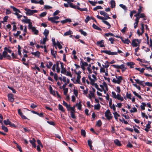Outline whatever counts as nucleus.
Segmentation results:
<instances>
[{"label":"nucleus","instance_id":"nucleus-60","mask_svg":"<svg viewBox=\"0 0 152 152\" xmlns=\"http://www.w3.org/2000/svg\"><path fill=\"white\" fill-rule=\"evenodd\" d=\"M151 122L150 121H148V123L147 124L146 127L148 129H150L151 127Z\"/></svg>","mask_w":152,"mask_h":152},{"label":"nucleus","instance_id":"nucleus-6","mask_svg":"<svg viewBox=\"0 0 152 152\" xmlns=\"http://www.w3.org/2000/svg\"><path fill=\"white\" fill-rule=\"evenodd\" d=\"M8 100L9 101L12 102L14 101V99L13 98L14 95L11 93L7 95Z\"/></svg>","mask_w":152,"mask_h":152},{"label":"nucleus","instance_id":"nucleus-39","mask_svg":"<svg viewBox=\"0 0 152 152\" xmlns=\"http://www.w3.org/2000/svg\"><path fill=\"white\" fill-rule=\"evenodd\" d=\"M102 122L100 120H99L96 123V125L99 127H100L102 125Z\"/></svg>","mask_w":152,"mask_h":152},{"label":"nucleus","instance_id":"nucleus-18","mask_svg":"<svg viewBox=\"0 0 152 152\" xmlns=\"http://www.w3.org/2000/svg\"><path fill=\"white\" fill-rule=\"evenodd\" d=\"M56 70H57V72L58 73H59L60 72V68L59 66V61H57L56 62Z\"/></svg>","mask_w":152,"mask_h":152},{"label":"nucleus","instance_id":"nucleus-29","mask_svg":"<svg viewBox=\"0 0 152 152\" xmlns=\"http://www.w3.org/2000/svg\"><path fill=\"white\" fill-rule=\"evenodd\" d=\"M111 7L112 8L115 7V3L114 0H112L110 2Z\"/></svg>","mask_w":152,"mask_h":152},{"label":"nucleus","instance_id":"nucleus-47","mask_svg":"<svg viewBox=\"0 0 152 152\" xmlns=\"http://www.w3.org/2000/svg\"><path fill=\"white\" fill-rule=\"evenodd\" d=\"M103 8L100 6H98L93 9V10L94 11L98 9H102Z\"/></svg>","mask_w":152,"mask_h":152},{"label":"nucleus","instance_id":"nucleus-31","mask_svg":"<svg viewBox=\"0 0 152 152\" xmlns=\"http://www.w3.org/2000/svg\"><path fill=\"white\" fill-rule=\"evenodd\" d=\"M92 142L91 140H88V144L89 146L90 147V149L91 150H92Z\"/></svg>","mask_w":152,"mask_h":152},{"label":"nucleus","instance_id":"nucleus-12","mask_svg":"<svg viewBox=\"0 0 152 152\" xmlns=\"http://www.w3.org/2000/svg\"><path fill=\"white\" fill-rule=\"evenodd\" d=\"M124 98L126 100V98L129 99H132V94H129L128 92L126 93V95L125 96H124Z\"/></svg>","mask_w":152,"mask_h":152},{"label":"nucleus","instance_id":"nucleus-11","mask_svg":"<svg viewBox=\"0 0 152 152\" xmlns=\"http://www.w3.org/2000/svg\"><path fill=\"white\" fill-rule=\"evenodd\" d=\"M29 142L31 144L34 148H36V147L37 146L35 144L36 141L34 138H33L32 140H29Z\"/></svg>","mask_w":152,"mask_h":152},{"label":"nucleus","instance_id":"nucleus-40","mask_svg":"<svg viewBox=\"0 0 152 152\" xmlns=\"http://www.w3.org/2000/svg\"><path fill=\"white\" fill-rule=\"evenodd\" d=\"M79 31L84 36H86L87 35V33L83 31L82 29H80L79 30Z\"/></svg>","mask_w":152,"mask_h":152},{"label":"nucleus","instance_id":"nucleus-37","mask_svg":"<svg viewBox=\"0 0 152 152\" xmlns=\"http://www.w3.org/2000/svg\"><path fill=\"white\" fill-rule=\"evenodd\" d=\"M21 47L19 45H18V54L20 56H21L22 55L21 51Z\"/></svg>","mask_w":152,"mask_h":152},{"label":"nucleus","instance_id":"nucleus-56","mask_svg":"<svg viewBox=\"0 0 152 152\" xmlns=\"http://www.w3.org/2000/svg\"><path fill=\"white\" fill-rule=\"evenodd\" d=\"M47 13L46 12H42L40 15L39 16L41 17H43L45 16L47 14Z\"/></svg>","mask_w":152,"mask_h":152},{"label":"nucleus","instance_id":"nucleus-36","mask_svg":"<svg viewBox=\"0 0 152 152\" xmlns=\"http://www.w3.org/2000/svg\"><path fill=\"white\" fill-rule=\"evenodd\" d=\"M119 6L120 7H121L125 11H127V8L126 7V6L123 4H120L119 5Z\"/></svg>","mask_w":152,"mask_h":152},{"label":"nucleus","instance_id":"nucleus-55","mask_svg":"<svg viewBox=\"0 0 152 152\" xmlns=\"http://www.w3.org/2000/svg\"><path fill=\"white\" fill-rule=\"evenodd\" d=\"M53 65V63L52 62H51V61H50L49 62V65H48V64H47L46 65V66L48 68V69H50L51 68V66Z\"/></svg>","mask_w":152,"mask_h":152},{"label":"nucleus","instance_id":"nucleus-42","mask_svg":"<svg viewBox=\"0 0 152 152\" xmlns=\"http://www.w3.org/2000/svg\"><path fill=\"white\" fill-rule=\"evenodd\" d=\"M22 21L26 23H29L31 22L30 19H23L22 20Z\"/></svg>","mask_w":152,"mask_h":152},{"label":"nucleus","instance_id":"nucleus-5","mask_svg":"<svg viewBox=\"0 0 152 152\" xmlns=\"http://www.w3.org/2000/svg\"><path fill=\"white\" fill-rule=\"evenodd\" d=\"M60 63L61 64V73L63 74H65L66 72V69L64 68V64L61 61L60 62Z\"/></svg>","mask_w":152,"mask_h":152},{"label":"nucleus","instance_id":"nucleus-63","mask_svg":"<svg viewBox=\"0 0 152 152\" xmlns=\"http://www.w3.org/2000/svg\"><path fill=\"white\" fill-rule=\"evenodd\" d=\"M7 52L6 51H4L2 53V55L5 58L7 57Z\"/></svg>","mask_w":152,"mask_h":152},{"label":"nucleus","instance_id":"nucleus-35","mask_svg":"<svg viewBox=\"0 0 152 152\" xmlns=\"http://www.w3.org/2000/svg\"><path fill=\"white\" fill-rule=\"evenodd\" d=\"M81 60V63L82 65L84 66H87L88 65V64L85 62H84L83 60L81 58H80Z\"/></svg>","mask_w":152,"mask_h":152},{"label":"nucleus","instance_id":"nucleus-3","mask_svg":"<svg viewBox=\"0 0 152 152\" xmlns=\"http://www.w3.org/2000/svg\"><path fill=\"white\" fill-rule=\"evenodd\" d=\"M25 10L26 11V14L28 15H32L34 13L37 12V10H31L26 8L25 9Z\"/></svg>","mask_w":152,"mask_h":152},{"label":"nucleus","instance_id":"nucleus-58","mask_svg":"<svg viewBox=\"0 0 152 152\" xmlns=\"http://www.w3.org/2000/svg\"><path fill=\"white\" fill-rule=\"evenodd\" d=\"M64 90V95H66L68 92V89L67 88L63 89Z\"/></svg>","mask_w":152,"mask_h":152},{"label":"nucleus","instance_id":"nucleus-38","mask_svg":"<svg viewBox=\"0 0 152 152\" xmlns=\"http://www.w3.org/2000/svg\"><path fill=\"white\" fill-rule=\"evenodd\" d=\"M142 105H141L140 107L142 110H144L145 109V107L146 106V104L144 102L142 103Z\"/></svg>","mask_w":152,"mask_h":152},{"label":"nucleus","instance_id":"nucleus-14","mask_svg":"<svg viewBox=\"0 0 152 152\" xmlns=\"http://www.w3.org/2000/svg\"><path fill=\"white\" fill-rule=\"evenodd\" d=\"M114 142L115 144L118 146H120L122 145V144L120 141L118 139H116L115 140Z\"/></svg>","mask_w":152,"mask_h":152},{"label":"nucleus","instance_id":"nucleus-61","mask_svg":"<svg viewBox=\"0 0 152 152\" xmlns=\"http://www.w3.org/2000/svg\"><path fill=\"white\" fill-rule=\"evenodd\" d=\"M16 147L18 148V149L19 151L20 152H22V150L21 147L20 146H19L18 144L16 143Z\"/></svg>","mask_w":152,"mask_h":152},{"label":"nucleus","instance_id":"nucleus-7","mask_svg":"<svg viewBox=\"0 0 152 152\" xmlns=\"http://www.w3.org/2000/svg\"><path fill=\"white\" fill-rule=\"evenodd\" d=\"M114 68L117 69H122L125 68V66L124 64H121L120 66L118 65L113 64L111 65Z\"/></svg>","mask_w":152,"mask_h":152},{"label":"nucleus","instance_id":"nucleus-24","mask_svg":"<svg viewBox=\"0 0 152 152\" xmlns=\"http://www.w3.org/2000/svg\"><path fill=\"white\" fill-rule=\"evenodd\" d=\"M127 64L128 66H130V68H133L134 67L133 65L135 64L134 63L132 62H128Z\"/></svg>","mask_w":152,"mask_h":152},{"label":"nucleus","instance_id":"nucleus-8","mask_svg":"<svg viewBox=\"0 0 152 152\" xmlns=\"http://www.w3.org/2000/svg\"><path fill=\"white\" fill-rule=\"evenodd\" d=\"M18 113L22 119H28L26 116L23 115V113L21 111L20 109H19L18 110Z\"/></svg>","mask_w":152,"mask_h":152},{"label":"nucleus","instance_id":"nucleus-13","mask_svg":"<svg viewBox=\"0 0 152 152\" xmlns=\"http://www.w3.org/2000/svg\"><path fill=\"white\" fill-rule=\"evenodd\" d=\"M134 80L136 81V83H137L138 84L142 85L143 87L145 86V85L143 84V82H144V81H140L138 79H134Z\"/></svg>","mask_w":152,"mask_h":152},{"label":"nucleus","instance_id":"nucleus-45","mask_svg":"<svg viewBox=\"0 0 152 152\" xmlns=\"http://www.w3.org/2000/svg\"><path fill=\"white\" fill-rule=\"evenodd\" d=\"M75 106H76L75 105H74L73 107H71L70 106V105H69V109H70V111L71 110V111H75Z\"/></svg>","mask_w":152,"mask_h":152},{"label":"nucleus","instance_id":"nucleus-54","mask_svg":"<svg viewBox=\"0 0 152 152\" xmlns=\"http://www.w3.org/2000/svg\"><path fill=\"white\" fill-rule=\"evenodd\" d=\"M133 130L137 134H139L140 133V132L139 130L137 129L134 126H133Z\"/></svg>","mask_w":152,"mask_h":152},{"label":"nucleus","instance_id":"nucleus-2","mask_svg":"<svg viewBox=\"0 0 152 152\" xmlns=\"http://www.w3.org/2000/svg\"><path fill=\"white\" fill-rule=\"evenodd\" d=\"M115 77L117 79V80H116L115 78H113V79L112 82L114 83L120 84L123 79L122 77L121 76H118L117 75H115Z\"/></svg>","mask_w":152,"mask_h":152},{"label":"nucleus","instance_id":"nucleus-59","mask_svg":"<svg viewBox=\"0 0 152 152\" xmlns=\"http://www.w3.org/2000/svg\"><path fill=\"white\" fill-rule=\"evenodd\" d=\"M81 134L82 135L85 137L86 135V132L84 130L82 129L81 130Z\"/></svg>","mask_w":152,"mask_h":152},{"label":"nucleus","instance_id":"nucleus-44","mask_svg":"<svg viewBox=\"0 0 152 152\" xmlns=\"http://www.w3.org/2000/svg\"><path fill=\"white\" fill-rule=\"evenodd\" d=\"M139 8L138 9L137 13L140 14V13L142 12V8L143 7L141 5H139Z\"/></svg>","mask_w":152,"mask_h":152},{"label":"nucleus","instance_id":"nucleus-51","mask_svg":"<svg viewBox=\"0 0 152 152\" xmlns=\"http://www.w3.org/2000/svg\"><path fill=\"white\" fill-rule=\"evenodd\" d=\"M91 19V17H90L89 16H88L86 18L85 21L86 23H87Z\"/></svg>","mask_w":152,"mask_h":152},{"label":"nucleus","instance_id":"nucleus-20","mask_svg":"<svg viewBox=\"0 0 152 152\" xmlns=\"http://www.w3.org/2000/svg\"><path fill=\"white\" fill-rule=\"evenodd\" d=\"M32 32L34 33L35 35H37L39 33V31L38 30L36 29L35 27L33 28L31 30Z\"/></svg>","mask_w":152,"mask_h":152},{"label":"nucleus","instance_id":"nucleus-21","mask_svg":"<svg viewBox=\"0 0 152 152\" xmlns=\"http://www.w3.org/2000/svg\"><path fill=\"white\" fill-rule=\"evenodd\" d=\"M31 54L33 55H34L35 56H37L39 57L40 55V53L38 51H37L35 52H31Z\"/></svg>","mask_w":152,"mask_h":152},{"label":"nucleus","instance_id":"nucleus-43","mask_svg":"<svg viewBox=\"0 0 152 152\" xmlns=\"http://www.w3.org/2000/svg\"><path fill=\"white\" fill-rule=\"evenodd\" d=\"M81 77V76H77V79L76 80V83L79 84H81L80 82V78Z\"/></svg>","mask_w":152,"mask_h":152},{"label":"nucleus","instance_id":"nucleus-19","mask_svg":"<svg viewBox=\"0 0 152 152\" xmlns=\"http://www.w3.org/2000/svg\"><path fill=\"white\" fill-rule=\"evenodd\" d=\"M121 41L124 44H129V43H130V41L128 39L124 40L123 38H122V39H121Z\"/></svg>","mask_w":152,"mask_h":152},{"label":"nucleus","instance_id":"nucleus-28","mask_svg":"<svg viewBox=\"0 0 152 152\" xmlns=\"http://www.w3.org/2000/svg\"><path fill=\"white\" fill-rule=\"evenodd\" d=\"M48 39L47 37H45L43 39V40H42V39H41L42 40H41L40 42V43L41 44H45L46 43V42L47 41V40Z\"/></svg>","mask_w":152,"mask_h":152},{"label":"nucleus","instance_id":"nucleus-30","mask_svg":"<svg viewBox=\"0 0 152 152\" xmlns=\"http://www.w3.org/2000/svg\"><path fill=\"white\" fill-rule=\"evenodd\" d=\"M75 106H77L78 109L81 110L82 108V105L81 102H80L79 103H77L75 104Z\"/></svg>","mask_w":152,"mask_h":152},{"label":"nucleus","instance_id":"nucleus-34","mask_svg":"<svg viewBox=\"0 0 152 152\" xmlns=\"http://www.w3.org/2000/svg\"><path fill=\"white\" fill-rule=\"evenodd\" d=\"M49 33V31L48 30L45 29L43 33V34L45 35V37H47Z\"/></svg>","mask_w":152,"mask_h":152},{"label":"nucleus","instance_id":"nucleus-33","mask_svg":"<svg viewBox=\"0 0 152 152\" xmlns=\"http://www.w3.org/2000/svg\"><path fill=\"white\" fill-rule=\"evenodd\" d=\"M73 33L72 31L69 30L68 31H66L65 32L64 34V36H66L70 35Z\"/></svg>","mask_w":152,"mask_h":152},{"label":"nucleus","instance_id":"nucleus-62","mask_svg":"<svg viewBox=\"0 0 152 152\" xmlns=\"http://www.w3.org/2000/svg\"><path fill=\"white\" fill-rule=\"evenodd\" d=\"M12 58L13 59H17V55H15L14 53H12L11 54Z\"/></svg>","mask_w":152,"mask_h":152},{"label":"nucleus","instance_id":"nucleus-50","mask_svg":"<svg viewBox=\"0 0 152 152\" xmlns=\"http://www.w3.org/2000/svg\"><path fill=\"white\" fill-rule=\"evenodd\" d=\"M10 121L9 119H7V120H4V123L6 125H9L10 124Z\"/></svg>","mask_w":152,"mask_h":152},{"label":"nucleus","instance_id":"nucleus-9","mask_svg":"<svg viewBox=\"0 0 152 152\" xmlns=\"http://www.w3.org/2000/svg\"><path fill=\"white\" fill-rule=\"evenodd\" d=\"M96 17L99 19L102 20H106L109 19H110L111 18L109 17V16H106V17H103L100 16L99 15L96 16Z\"/></svg>","mask_w":152,"mask_h":152},{"label":"nucleus","instance_id":"nucleus-32","mask_svg":"<svg viewBox=\"0 0 152 152\" xmlns=\"http://www.w3.org/2000/svg\"><path fill=\"white\" fill-rule=\"evenodd\" d=\"M102 22L104 23V24H106L108 26V29H110V27H111V26L110 24V23H108L107 21L103 20H102Z\"/></svg>","mask_w":152,"mask_h":152},{"label":"nucleus","instance_id":"nucleus-48","mask_svg":"<svg viewBox=\"0 0 152 152\" xmlns=\"http://www.w3.org/2000/svg\"><path fill=\"white\" fill-rule=\"evenodd\" d=\"M93 6H95L96 5V4H97V1H88Z\"/></svg>","mask_w":152,"mask_h":152},{"label":"nucleus","instance_id":"nucleus-26","mask_svg":"<svg viewBox=\"0 0 152 152\" xmlns=\"http://www.w3.org/2000/svg\"><path fill=\"white\" fill-rule=\"evenodd\" d=\"M63 105L65 106L67 109L68 111H70V109H69V105H68V104L64 100L63 101Z\"/></svg>","mask_w":152,"mask_h":152},{"label":"nucleus","instance_id":"nucleus-46","mask_svg":"<svg viewBox=\"0 0 152 152\" xmlns=\"http://www.w3.org/2000/svg\"><path fill=\"white\" fill-rule=\"evenodd\" d=\"M141 30H142V32L141 33V35H142L143 33L144 32V24L143 23L141 24Z\"/></svg>","mask_w":152,"mask_h":152},{"label":"nucleus","instance_id":"nucleus-1","mask_svg":"<svg viewBox=\"0 0 152 152\" xmlns=\"http://www.w3.org/2000/svg\"><path fill=\"white\" fill-rule=\"evenodd\" d=\"M141 39H134L132 41L131 45L133 47H136L140 46V44L141 42Z\"/></svg>","mask_w":152,"mask_h":152},{"label":"nucleus","instance_id":"nucleus-57","mask_svg":"<svg viewBox=\"0 0 152 152\" xmlns=\"http://www.w3.org/2000/svg\"><path fill=\"white\" fill-rule=\"evenodd\" d=\"M78 8V10H79L81 11H88V9L86 8H81L79 7Z\"/></svg>","mask_w":152,"mask_h":152},{"label":"nucleus","instance_id":"nucleus-22","mask_svg":"<svg viewBox=\"0 0 152 152\" xmlns=\"http://www.w3.org/2000/svg\"><path fill=\"white\" fill-rule=\"evenodd\" d=\"M10 7L12 8L13 10V11L15 12H17L18 13H20V11L19 10L16 8L14 7L11 6H10Z\"/></svg>","mask_w":152,"mask_h":152},{"label":"nucleus","instance_id":"nucleus-16","mask_svg":"<svg viewBox=\"0 0 152 152\" xmlns=\"http://www.w3.org/2000/svg\"><path fill=\"white\" fill-rule=\"evenodd\" d=\"M69 7L75 9H78V8L79 7V6H76L75 5H74L72 3H70L69 4Z\"/></svg>","mask_w":152,"mask_h":152},{"label":"nucleus","instance_id":"nucleus-15","mask_svg":"<svg viewBox=\"0 0 152 152\" xmlns=\"http://www.w3.org/2000/svg\"><path fill=\"white\" fill-rule=\"evenodd\" d=\"M59 18V17L58 16H54L53 17L48 18V20H56L58 19Z\"/></svg>","mask_w":152,"mask_h":152},{"label":"nucleus","instance_id":"nucleus-25","mask_svg":"<svg viewBox=\"0 0 152 152\" xmlns=\"http://www.w3.org/2000/svg\"><path fill=\"white\" fill-rule=\"evenodd\" d=\"M75 111H70V115L71 117L73 119H75L76 118V116L75 115Z\"/></svg>","mask_w":152,"mask_h":152},{"label":"nucleus","instance_id":"nucleus-53","mask_svg":"<svg viewBox=\"0 0 152 152\" xmlns=\"http://www.w3.org/2000/svg\"><path fill=\"white\" fill-rule=\"evenodd\" d=\"M104 43V40H102L100 41H97V45H99L102 44H103Z\"/></svg>","mask_w":152,"mask_h":152},{"label":"nucleus","instance_id":"nucleus-41","mask_svg":"<svg viewBox=\"0 0 152 152\" xmlns=\"http://www.w3.org/2000/svg\"><path fill=\"white\" fill-rule=\"evenodd\" d=\"M94 107V109L98 110L100 109L101 106L100 104L99 103H98L97 105H95Z\"/></svg>","mask_w":152,"mask_h":152},{"label":"nucleus","instance_id":"nucleus-52","mask_svg":"<svg viewBox=\"0 0 152 152\" xmlns=\"http://www.w3.org/2000/svg\"><path fill=\"white\" fill-rule=\"evenodd\" d=\"M110 35L113 37L115 36V35L111 33L105 34L104 35V36L107 37H109Z\"/></svg>","mask_w":152,"mask_h":152},{"label":"nucleus","instance_id":"nucleus-10","mask_svg":"<svg viewBox=\"0 0 152 152\" xmlns=\"http://www.w3.org/2000/svg\"><path fill=\"white\" fill-rule=\"evenodd\" d=\"M50 50L51 55L53 56L54 58H56V56L57 54V51H54V49L52 48Z\"/></svg>","mask_w":152,"mask_h":152},{"label":"nucleus","instance_id":"nucleus-23","mask_svg":"<svg viewBox=\"0 0 152 152\" xmlns=\"http://www.w3.org/2000/svg\"><path fill=\"white\" fill-rule=\"evenodd\" d=\"M92 27L95 29L98 30L99 31H101L102 29L96 25L94 23H93L92 25Z\"/></svg>","mask_w":152,"mask_h":152},{"label":"nucleus","instance_id":"nucleus-27","mask_svg":"<svg viewBox=\"0 0 152 152\" xmlns=\"http://www.w3.org/2000/svg\"><path fill=\"white\" fill-rule=\"evenodd\" d=\"M118 53L116 52H111L110 50H108L107 54L109 55H117Z\"/></svg>","mask_w":152,"mask_h":152},{"label":"nucleus","instance_id":"nucleus-4","mask_svg":"<svg viewBox=\"0 0 152 152\" xmlns=\"http://www.w3.org/2000/svg\"><path fill=\"white\" fill-rule=\"evenodd\" d=\"M104 114L105 117L108 120H110L112 118V114H111L109 110L108 109L105 112Z\"/></svg>","mask_w":152,"mask_h":152},{"label":"nucleus","instance_id":"nucleus-17","mask_svg":"<svg viewBox=\"0 0 152 152\" xmlns=\"http://www.w3.org/2000/svg\"><path fill=\"white\" fill-rule=\"evenodd\" d=\"M58 109L63 113L65 112V110L63 106L61 104H59L58 105Z\"/></svg>","mask_w":152,"mask_h":152},{"label":"nucleus","instance_id":"nucleus-49","mask_svg":"<svg viewBox=\"0 0 152 152\" xmlns=\"http://www.w3.org/2000/svg\"><path fill=\"white\" fill-rule=\"evenodd\" d=\"M2 129L5 132H8V129L7 127L3 125L2 126Z\"/></svg>","mask_w":152,"mask_h":152},{"label":"nucleus","instance_id":"nucleus-64","mask_svg":"<svg viewBox=\"0 0 152 152\" xmlns=\"http://www.w3.org/2000/svg\"><path fill=\"white\" fill-rule=\"evenodd\" d=\"M145 84L147 86L152 87V83H150L149 82H146L145 83Z\"/></svg>","mask_w":152,"mask_h":152}]
</instances>
